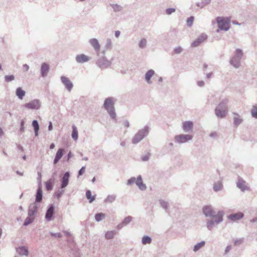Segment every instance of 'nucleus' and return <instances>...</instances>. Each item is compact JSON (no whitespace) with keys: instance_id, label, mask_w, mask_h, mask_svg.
Instances as JSON below:
<instances>
[{"instance_id":"5701e85b","label":"nucleus","mask_w":257,"mask_h":257,"mask_svg":"<svg viewBox=\"0 0 257 257\" xmlns=\"http://www.w3.org/2000/svg\"><path fill=\"white\" fill-rule=\"evenodd\" d=\"M89 42L96 51L100 50V45L97 39H92L90 40Z\"/></svg>"},{"instance_id":"f3484780","label":"nucleus","mask_w":257,"mask_h":257,"mask_svg":"<svg viewBox=\"0 0 257 257\" xmlns=\"http://www.w3.org/2000/svg\"><path fill=\"white\" fill-rule=\"evenodd\" d=\"M89 59H90V58L88 56H86L83 54L78 55L76 57V61L80 63H82L87 62L89 60Z\"/></svg>"},{"instance_id":"c85d7f7f","label":"nucleus","mask_w":257,"mask_h":257,"mask_svg":"<svg viewBox=\"0 0 257 257\" xmlns=\"http://www.w3.org/2000/svg\"><path fill=\"white\" fill-rule=\"evenodd\" d=\"M34 219L35 216H30L29 215H28V217L26 218L23 225L26 226L32 223Z\"/></svg>"},{"instance_id":"6e6d98bb","label":"nucleus","mask_w":257,"mask_h":257,"mask_svg":"<svg viewBox=\"0 0 257 257\" xmlns=\"http://www.w3.org/2000/svg\"><path fill=\"white\" fill-rule=\"evenodd\" d=\"M175 53L178 54L182 51V48L181 47H178L175 49L174 50Z\"/></svg>"},{"instance_id":"f8f14e48","label":"nucleus","mask_w":257,"mask_h":257,"mask_svg":"<svg viewBox=\"0 0 257 257\" xmlns=\"http://www.w3.org/2000/svg\"><path fill=\"white\" fill-rule=\"evenodd\" d=\"M111 62L105 58L102 57L97 61L98 66L102 68H106L110 65Z\"/></svg>"},{"instance_id":"39448f33","label":"nucleus","mask_w":257,"mask_h":257,"mask_svg":"<svg viewBox=\"0 0 257 257\" xmlns=\"http://www.w3.org/2000/svg\"><path fill=\"white\" fill-rule=\"evenodd\" d=\"M216 21L218 23V27L221 29L227 31L229 28V21L230 20L227 18L217 17Z\"/></svg>"},{"instance_id":"e433bc0d","label":"nucleus","mask_w":257,"mask_h":257,"mask_svg":"<svg viewBox=\"0 0 257 257\" xmlns=\"http://www.w3.org/2000/svg\"><path fill=\"white\" fill-rule=\"evenodd\" d=\"M105 215L103 213H98L95 215V219L96 221L99 222L105 218Z\"/></svg>"},{"instance_id":"0e129e2a","label":"nucleus","mask_w":257,"mask_h":257,"mask_svg":"<svg viewBox=\"0 0 257 257\" xmlns=\"http://www.w3.org/2000/svg\"><path fill=\"white\" fill-rule=\"evenodd\" d=\"M204 84V82L203 81H201V82H198V85L200 86H203Z\"/></svg>"},{"instance_id":"338daca9","label":"nucleus","mask_w":257,"mask_h":257,"mask_svg":"<svg viewBox=\"0 0 257 257\" xmlns=\"http://www.w3.org/2000/svg\"><path fill=\"white\" fill-rule=\"evenodd\" d=\"M24 124V122L23 121H22V122H21V128L22 129H23Z\"/></svg>"},{"instance_id":"f704fd0d","label":"nucleus","mask_w":257,"mask_h":257,"mask_svg":"<svg viewBox=\"0 0 257 257\" xmlns=\"http://www.w3.org/2000/svg\"><path fill=\"white\" fill-rule=\"evenodd\" d=\"M152 242V238L148 236V235H145L143 237L142 239V242L143 244L145 245L147 244L151 243Z\"/></svg>"},{"instance_id":"58836bf2","label":"nucleus","mask_w":257,"mask_h":257,"mask_svg":"<svg viewBox=\"0 0 257 257\" xmlns=\"http://www.w3.org/2000/svg\"><path fill=\"white\" fill-rule=\"evenodd\" d=\"M72 137L74 140H77L78 137V131L77 128L75 126H72Z\"/></svg>"},{"instance_id":"412c9836","label":"nucleus","mask_w":257,"mask_h":257,"mask_svg":"<svg viewBox=\"0 0 257 257\" xmlns=\"http://www.w3.org/2000/svg\"><path fill=\"white\" fill-rule=\"evenodd\" d=\"M144 136H145V135L144 134V133L139 132L133 138V143H134V144L138 143V142H139L141 140H142L144 138Z\"/></svg>"},{"instance_id":"5fc2aeb1","label":"nucleus","mask_w":257,"mask_h":257,"mask_svg":"<svg viewBox=\"0 0 257 257\" xmlns=\"http://www.w3.org/2000/svg\"><path fill=\"white\" fill-rule=\"evenodd\" d=\"M231 245H227L225 250V253H228L231 249Z\"/></svg>"},{"instance_id":"49530a36","label":"nucleus","mask_w":257,"mask_h":257,"mask_svg":"<svg viewBox=\"0 0 257 257\" xmlns=\"http://www.w3.org/2000/svg\"><path fill=\"white\" fill-rule=\"evenodd\" d=\"M50 234L51 236H54L55 237H58V238H60L62 237V234L60 232H57V233H53V232H50Z\"/></svg>"},{"instance_id":"ea45409f","label":"nucleus","mask_w":257,"mask_h":257,"mask_svg":"<svg viewBox=\"0 0 257 257\" xmlns=\"http://www.w3.org/2000/svg\"><path fill=\"white\" fill-rule=\"evenodd\" d=\"M235 114L236 116L234 117V123L235 125H238L241 123L242 120L239 117L238 114L235 113Z\"/></svg>"},{"instance_id":"bb28decb","label":"nucleus","mask_w":257,"mask_h":257,"mask_svg":"<svg viewBox=\"0 0 257 257\" xmlns=\"http://www.w3.org/2000/svg\"><path fill=\"white\" fill-rule=\"evenodd\" d=\"M159 201L161 206L163 209H165V210L166 212H168V204H169L168 202L164 200H162V199H160L159 200Z\"/></svg>"},{"instance_id":"dca6fc26","label":"nucleus","mask_w":257,"mask_h":257,"mask_svg":"<svg viewBox=\"0 0 257 257\" xmlns=\"http://www.w3.org/2000/svg\"><path fill=\"white\" fill-rule=\"evenodd\" d=\"M206 39L207 36L206 35L202 34L197 39V40H195L192 43V46L193 47L198 46L200 44L206 40Z\"/></svg>"},{"instance_id":"cd10ccee","label":"nucleus","mask_w":257,"mask_h":257,"mask_svg":"<svg viewBox=\"0 0 257 257\" xmlns=\"http://www.w3.org/2000/svg\"><path fill=\"white\" fill-rule=\"evenodd\" d=\"M16 94L20 99H22L25 95V91L19 87L17 89Z\"/></svg>"},{"instance_id":"052dcab7","label":"nucleus","mask_w":257,"mask_h":257,"mask_svg":"<svg viewBox=\"0 0 257 257\" xmlns=\"http://www.w3.org/2000/svg\"><path fill=\"white\" fill-rule=\"evenodd\" d=\"M16 173L19 175H20V176H23V173L19 171H16Z\"/></svg>"},{"instance_id":"ddd939ff","label":"nucleus","mask_w":257,"mask_h":257,"mask_svg":"<svg viewBox=\"0 0 257 257\" xmlns=\"http://www.w3.org/2000/svg\"><path fill=\"white\" fill-rule=\"evenodd\" d=\"M43 199V192L42 186H38L35 195L36 203H41Z\"/></svg>"},{"instance_id":"6ab92c4d","label":"nucleus","mask_w":257,"mask_h":257,"mask_svg":"<svg viewBox=\"0 0 257 257\" xmlns=\"http://www.w3.org/2000/svg\"><path fill=\"white\" fill-rule=\"evenodd\" d=\"M17 252L21 255L27 256L29 254V251L27 248L25 246L19 247L16 249Z\"/></svg>"},{"instance_id":"4468645a","label":"nucleus","mask_w":257,"mask_h":257,"mask_svg":"<svg viewBox=\"0 0 257 257\" xmlns=\"http://www.w3.org/2000/svg\"><path fill=\"white\" fill-rule=\"evenodd\" d=\"M244 216V214L243 213L239 212L234 214H231L229 215L227 217L228 218L233 221H238L241 218H242Z\"/></svg>"},{"instance_id":"a19ab883","label":"nucleus","mask_w":257,"mask_h":257,"mask_svg":"<svg viewBox=\"0 0 257 257\" xmlns=\"http://www.w3.org/2000/svg\"><path fill=\"white\" fill-rule=\"evenodd\" d=\"M251 113L253 117L257 118V106L253 105L251 110Z\"/></svg>"},{"instance_id":"c9c22d12","label":"nucleus","mask_w":257,"mask_h":257,"mask_svg":"<svg viewBox=\"0 0 257 257\" xmlns=\"http://www.w3.org/2000/svg\"><path fill=\"white\" fill-rule=\"evenodd\" d=\"M154 71L152 70H150L147 72L146 74L145 78L148 83H151V78L154 75Z\"/></svg>"},{"instance_id":"72a5a7b5","label":"nucleus","mask_w":257,"mask_h":257,"mask_svg":"<svg viewBox=\"0 0 257 257\" xmlns=\"http://www.w3.org/2000/svg\"><path fill=\"white\" fill-rule=\"evenodd\" d=\"M32 125L35 131V134L36 136L38 135V131L39 130V126L38 122L37 120H35L33 121Z\"/></svg>"},{"instance_id":"2f4dec72","label":"nucleus","mask_w":257,"mask_h":257,"mask_svg":"<svg viewBox=\"0 0 257 257\" xmlns=\"http://www.w3.org/2000/svg\"><path fill=\"white\" fill-rule=\"evenodd\" d=\"M53 181L51 179L45 182V187L47 191H50L53 189Z\"/></svg>"},{"instance_id":"13d9d810","label":"nucleus","mask_w":257,"mask_h":257,"mask_svg":"<svg viewBox=\"0 0 257 257\" xmlns=\"http://www.w3.org/2000/svg\"><path fill=\"white\" fill-rule=\"evenodd\" d=\"M52 128H53L52 124V123L50 122V124L49 125V126H48V129L49 131H51L52 130Z\"/></svg>"},{"instance_id":"864d4df0","label":"nucleus","mask_w":257,"mask_h":257,"mask_svg":"<svg viewBox=\"0 0 257 257\" xmlns=\"http://www.w3.org/2000/svg\"><path fill=\"white\" fill-rule=\"evenodd\" d=\"M150 154L148 153L146 155L143 156L142 159L143 161H147L148 160H149L150 159Z\"/></svg>"},{"instance_id":"a878e982","label":"nucleus","mask_w":257,"mask_h":257,"mask_svg":"<svg viewBox=\"0 0 257 257\" xmlns=\"http://www.w3.org/2000/svg\"><path fill=\"white\" fill-rule=\"evenodd\" d=\"M205 244V241H201L200 242L197 243L195 244L193 248V251L196 252L198 251L201 248L203 247Z\"/></svg>"},{"instance_id":"6e6552de","label":"nucleus","mask_w":257,"mask_h":257,"mask_svg":"<svg viewBox=\"0 0 257 257\" xmlns=\"http://www.w3.org/2000/svg\"><path fill=\"white\" fill-rule=\"evenodd\" d=\"M236 186L242 192L248 190L249 189V187L246 185V182L240 177L238 178V180L236 182Z\"/></svg>"},{"instance_id":"473e14b6","label":"nucleus","mask_w":257,"mask_h":257,"mask_svg":"<svg viewBox=\"0 0 257 257\" xmlns=\"http://www.w3.org/2000/svg\"><path fill=\"white\" fill-rule=\"evenodd\" d=\"M116 199V195H109L104 199V202L105 203H112Z\"/></svg>"},{"instance_id":"69168bd1","label":"nucleus","mask_w":257,"mask_h":257,"mask_svg":"<svg viewBox=\"0 0 257 257\" xmlns=\"http://www.w3.org/2000/svg\"><path fill=\"white\" fill-rule=\"evenodd\" d=\"M24 67L26 70H28L29 69V66L26 64L24 65Z\"/></svg>"},{"instance_id":"a211bd4d","label":"nucleus","mask_w":257,"mask_h":257,"mask_svg":"<svg viewBox=\"0 0 257 257\" xmlns=\"http://www.w3.org/2000/svg\"><path fill=\"white\" fill-rule=\"evenodd\" d=\"M61 81L63 82V83L66 87V88L69 90H70L72 89V87H73V84L71 82L70 80L68 78H67V77H66L65 76H62L61 78Z\"/></svg>"},{"instance_id":"603ef678","label":"nucleus","mask_w":257,"mask_h":257,"mask_svg":"<svg viewBox=\"0 0 257 257\" xmlns=\"http://www.w3.org/2000/svg\"><path fill=\"white\" fill-rule=\"evenodd\" d=\"M146 44V41L145 40H142L141 41L139 44V46L141 48H143L145 46Z\"/></svg>"},{"instance_id":"7c9ffc66","label":"nucleus","mask_w":257,"mask_h":257,"mask_svg":"<svg viewBox=\"0 0 257 257\" xmlns=\"http://www.w3.org/2000/svg\"><path fill=\"white\" fill-rule=\"evenodd\" d=\"M116 233L115 230L108 231L105 233V237L107 239H110L113 238L114 234Z\"/></svg>"},{"instance_id":"774afa93","label":"nucleus","mask_w":257,"mask_h":257,"mask_svg":"<svg viewBox=\"0 0 257 257\" xmlns=\"http://www.w3.org/2000/svg\"><path fill=\"white\" fill-rule=\"evenodd\" d=\"M3 135V131L2 128H0V136Z\"/></svg>"},{"instance_id":"09e8293b","label":"nucleus","mask_w":257,"mask_h":257,"mask_svg":"<svg viewBox=\"0 0 257 257\" xmlns=\"http://www.w3.org/2000/svg\"><path fill=\"white\" fill-rule=\"evenodd\" d=\"M194 18L193 17H191L189 18L187 21V24L188 26H191L193 22Z\"/></svg>"},{"instance_id":"4d7b16f0","label":"nucleus","mask_w":257,"mask_h":257,"mask_svg":"<svg viewBox=\"0 0 257 257\" xmlns=\"http://www.w3.org/2000/svg\"><path fill=\"white\" fill-rule=\"evenodd\" d=\"M63 232L64 234L67 236H70L71 235L70 232H68V231L64 230Z\"/></svg>"},{"instance_id":"9b49d317","label":"nucleus","mask_w":257,"mask_h":257,"mask_svg":"<svg viewBox=\"0 0 257 257\" xmlns=\"http://www.w3.org/2000/svg\"><path fill=\"white\" fill-rule=\"evenodd\" d=\"M37 204L38 203L34 202L29 205L28 214L30 216H34L35 214L37 212L39 208Z\"/></svg>"},{"instance_id":"79ce46f5","label":"nucleus","mask_w":257,"mask_h":257,"mask_svg":"<svg viewBox=\"0 0 257 257\" xmlns=\"http://www.w3.org/2000/svg\"><path fill=\"white\" fill-rule=\"evenodd\" d=\"M243 53L242 51L240 49H237L235 51V55L234 57H236V58L241 59Z\"/></svg>"},{"instance_id":"423d86ee","label":"nucleus","mask_w":257,"mask_h":257,"mask_svg":"<svg viewBox=\"0 0 257 257\" xmlns=\"http://www.w3.org/2000/svg\"><path fill=\"white\" fill-rule=\"evenodd\" d=\"M55 207L54 204H51L48 206L47 209L45 219L47 221H49L52 220L54 215Z\"/></svg>"},{"instance_id":"0eeeda50","label":"nucleus","mask_w":257,"mask_h":257,"mask_svg":"<svg viewBox=\"0 0 257 257\" xmlns=\"http://www.w3.org/2000/svg\"><path fill=\"white\" fill-rule=\"evenodd\" d=\"M25 107L31 109H38L40 107V103L37 99L33 100L24 105Z\"/></svg>"},{"instance_id":"8fccbe9b","label":"nucleus","mask_w":257,"mask_h":257,"mask_svg":"<svg viewBox=\"0 0 257 257\" xmlns=\"http://www.w3.org/2000/svg\"><path fill=\"white\" fill-rule=\"evenodd\" d=\"M85 167H82L78 171V177L80 176H81L83 175L84 172H85Z\"/></svg>"},{"instance_id":"c03bdc74","label":"nucleus","mask_w":257,"mask_h":257,"mask_svg":"<svg viewBox=\"0 0 257 257\" xmlns=\"http://www.w3.org/2000/svg\"><path fill=\"white\" fill-rule=\"evenodd\" d=\"M38 177L37 178L38 186H42V183H41V178L42 175L41 173L39 172H38Z\"/></svg>"},{"instance_id":"3c124183","label":"nucleus","mask_w":257,"mask_h":257,"mask_svg":"<svg viewBox=\"0 0 257 257\" xmlns=\"http://www.w3.org/2000/svg\"><path fill=\"white\" fill-rule=\"evenodd\" d=\"M175 9L174 8H169L166 10V13L168 15H170L172 13L175 12Z\"/></svg>"},{"instance_id":"b1692460","label":"nucleus","mask_w":257,"mask_h":257,"mask_svg":"<svg viewBox=\"0 0 257 257\" xmlns=\"http://www.w3.org/2000/svg\"><path fill=\"white\" fill-rule=\"evenodd\" d=\"M240 59L233 57L230 60V63L235 68H238L240 65Z\"/></svg>"},{"instance_id":"393cba45","label":"nucleus","mask_w":257,"mask_h":257,"mask_svg":"<svg viewBox=\"0 0 257 257\" xmlns=\"http://www.w3.org/2000/svg\"><path fill=\"white\" fill-rule=\"evenodd\" d=\"M86 197L89 200V203H92L95 199V196H92L90 190H88L86 192Z\"/></svg>"},{"instance_id":"bf43d9fd","label":"nucleus","mask_w":257,"mask_h":257,"mask_svg":"<svg viewBox=\"0 0 257 257\" xmlns=\"http://www.w3.org/2000/svg\"><path fill=\"white\" fill-rule=\"evenodd\" d=\"M120 35V32L117 31L115 32V35L116 37H118Z\"/></svg>"},{"instance_id":"20e7f679","label":"nucleus","mask_w":257,"mask_h":257,"mask_svg":"<svg viewBox=\"0 0 257 257\" xmlns=\"http://www.w3.org/2000/svg\"><path fill=\"white\" fill-rule=\"evenodd\" d=\"M113 105L114 103L113 102V100L111 98H107L105 100L104 103V106L105 108L107 110L110 116L112 118H115L116 115L114 112Z\"/></svg>"},{"instance_id":"f03ea898","label":"nucleus","mask_w":257,"mask_h":257,"mask_svg":"<svg viewBox=\"0 0 257 257\" xmlns=\"http://www.w3.org/2000/svg\"><path fill=\"white\" fill-rule=\"evenodd\" d=\"M227 100L221 101L215 108L216 115L220 118L225 117L227 112Z\"/></svg>"},{"instance_id":"c756f323","label":"nucleus","mask_w":257,"mask_h":257,"mask_svg":"<svg viewBox=\"0 0 257 257\" xmlns=\"http://www.w3.org/2000/svg\"><path fill=\"white\" fill-rule=\"evenodd\" d=\"M49 65L46 63H44L42 65L41 67V72L43 76H45L48 71Z\"/></svg>"},{"instance_id":"aec40b11","label":"nucleus","mask_w":257,"mask_h":257,"mask_svg":"<svg viewBox=\"0 0 257 257\" xmlns=\"http://www.w3.org/2000/svg\"><path fill=\"white\" fill-rule=\"evenodd\" d=\"M223 189V184L221 181L215 182L213 184V189L214 192H218Z\"/></svg>"},{"instance_id":"2eb2a0df","label":"nucleus","mask_w":257,"mask_h":257,"mask_svg":"<svg viewBox=\"0 0 257 257\" xmlns=\"http://www.w3.org/2000/svg\"><path fill=\"white\" fill-rule=\"evenodd\" d=\"M133 220V217L131 216H128L124 218L122 222L117 225V229H120L123 226H126L128 224Z\"/></svg>"},{"instance_id":"4be33fe9","label":"nucleus","mask_w":257,"mask_h":257,"mask_svg":"<svg viewBox=\"0 0 257 257\" xmlns=\"http://www.w3.org/2000/svg\"><path fill=\"white\" fill-rule=\"evenodd\" d=\"M183 128L185 132H188L193 128V123L191 121H185L183 123Z\"/></svg>"},{"instance_id":"f257e3e1","label":"nucleus","mask_w":257,"mask_h":257,"mask_svg":"<svg viewBox=\"0 0 257 257\" xmlns=\"http://www.w3.org/2000/svg\"><path fill=\"white\" fill-rule=\"evenodd\" d=\"M202 212L206 217L211 218L206 220V227L209 230H211L215 225L220 224L223 220L224 212L219 210L216 212L211 205L204 206Z\"/></svg>"},{"instance_id":"1a4fd4ad","label":"nucleus","mask_w":257,"mask_h":257,"mask_svg":"<svg viewBox=\"0 0 257 257\" xmlns=\"http://www.w3.org/2000/svg\"><path fill=\"white\" fill-rule=\"evenodd\" d=\"M70 174L69 172H66L61 179V188L64 189L67 187L69 184Z\"/></svg>"},{"instance_id":"a18cd8bd","label":"nucleus","mask_w":257,"mask_h":257,"mask_svg":"<svg viewBox=\"0 0 257 257\" xmlns=\"http://www.w3.org/2000/svg\"><path fill=\"white\" fill-rule=\"evenodd\" d=\"M14 79H15V77L13 75H6L5 76V80L7 82H10L11 81H12V80H14Z\"/></svg>"},{"instance_id":"7ed1b4c3","label":"nucleus","mask_w":257,"mask_h":257,"mask_svg":"<svg viewBox=\"0 0 257 257\" xmlns=\"http://www.w3.org/2000/svg\"><path fill=\"white\" fill-rule=\"evenodd\" d=\"M135 183L141 190L144 191L146 189V185L143 183L141 175L138 176L137 179L134 177H131L127 180V184L128 185H131Z\"/></svg>"},{"instance_id":"680f3d73","label":"nucleus","mask_w":257,"mask_h":257,"mask_svg":"<svg viewBox=\"0 0 257 257\" xmlns=\"http://www.w3.org/2000/svg\"><path fill=\"white\" fill-rule=\"evenodd\" d=\"M251 221L252 222H256V221H257V217H255V218H253V219L251 220Z\"/></svg>"},{"instance_id":"9d476101","label":"nucleus","mask_w":257,"mask_h":257,"mask_svg":"<svg viewBox=\"0 0 257 257\" xmlns=\"http://www.w3.org/2000/svg\"><path fill=\"white\" fill-rule=\"evenodd\" d=\"M192 139V136L189 135H180L175 137V140L179 143H184Z\"/></svg>"},{"instance_id":"37998d69","label":"nucleus","mask_w":257,"mask_h":257,"mask_svg":"<svg viewBox=\"0 0 257 257\" xmlns=\"http://www.w3.org/2000/svg\"><path fill=\"white\" fill-rule=\"evenodd\" d=\"M64 190H63V189H62V190H58V191H57L55 193V195L58 198H59L62 196V195L64 194Z\"/></svg>"},{"instance_id":"de8ad7c7","label":"nucleus","mask_w":257,"mask_h":257,"mask_svg":"<svg viewBox=\"0 0 257 257\" xmlns=\"http://www.w3.org/2000/svg\"><path fill=\"white\" fill-rule=\"evenodd\" d=\"M242 239L239 238L236 239L234 242V245L235 246H238L241 244L242 243Z\"/></svg>"},{"instance_id":"4c0bfd02","label":"nucleus","mask_w":257,"mask_h":257,"mask_svg":"<svg viewBox=\"0 0 257 257\" xmlns=\"http://www.w3.org/2000/svg\"><path fill=\"white\" fill-rule=\"evenodd\" d=\"M64 150L60 149L58 150L54 161H59L63 156Z\"/></svg>"},{"instance_id":"e2e57ef3","label":"nucleus","mask_w":257,"mask_h":257,"mask_svg":"<svg viewBox=\"0 0 257 257\" xmlns=\"http://www.w3.org/2000/svg\"><path fill=\"white\" fill-rule=\"evenodd\" d=\"M54 148H55V145H54V144H51V145H50V148L51 149H54Z\"/></svg>"}]
</instances>
